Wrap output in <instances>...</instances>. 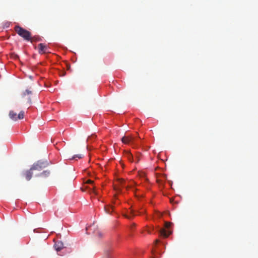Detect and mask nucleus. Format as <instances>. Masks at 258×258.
<instances>
[{"mask_svg":"<svg viewBox=\"0 0 258 258\" xmlns=\"http://www.w3.org/2000/svg\"><path fill=\"white\" fill-rule=\"evenodd\" d=\"M15 31L21 37H23L25 40L29 41L31 40V32L23 29L19 26H16L14 28Z\"/></svg>","mask_w":258,"mask_h":258,"instance_id":"nucleus-1","label":"nucleus"},{"mask_svg":"<svg viewBox=\"0 0 258 258\" xmlns=\"http://www.w3.org/2000/svg\"><path fill=\"white\" fill-rule=\"evenodd\" d=\"M49 162L47 160H40L33 164V170H41L47 167Z\"/></svg>","mask_w":258,"mask_h":258,"instance_id":"nucleus-2","label":"nucleus"},{"mask_svg":"<svg viewBox=\"0 0 258 258\" xmlns=\"http://www.w3.org/2000/svg\"><path fill=\"white\" fill-rule=\"evenodd\" d=\"M24 111H21L18 115L16 112L13 110H11L9 112V117L11 119L14 121L18 119H22L24 118Z\"/></svg>","mask_w":258,"mask_h":258,"instance_id":"nucleus-3","label":"nucleus"},{"mask_svg":"<svg viewBox=\"0 0 258 258\" xmlns=\"http://www.w3.org/2000/svg\"><path fill=\"white\" fill-rule=\"evenodd\" d=\"M35 48H37L39 53L41 54L50 52L48 47L46 44L44 43L39 44L37 47H35Z\"/></svg>","mask_w":258,"mask_h":258,"instance_id":"nucleus-4","label":"nucleus"},{"mask_svg":"<svg viewBox=\"0 0 258 258\" xmlns=\"http://www.w3.org/2000/svg\"><path fill=\"white\" fill-rule=\"evenodd\" d=\"M135 141V137L132 136H124L121 139V141L124 144H129Z\"/></svg>","mask_w":258,"mask_h":258,"instance_id":"nucleus-5","label":"nucleus"},{"mask_svg":"<svg viewBox=\"0 0 258 258\" xmlns=\"http://www.w3.org/2000/svg\"><path fill=\"white\" fill-rule=\"evenodd\" d=\"M31 94V91L29 90H26L25 92H24L22 94V97L25 100H26L27 102H30V96Z\"/></svg>","mask_w":258,"mask_h":258,"instance_id":"nucleus-6","label":"nucleus"},{"mask_svg":"<svg viewBox=\"0 0 258 258\" xmlns=\"http://www.w3.org/2000/svg\"><path fill=\"white\" fill-rule=\"evenodd\" d=\"M54 247L56 251H60L63 248V243L60 241H57L55 243Z\"/></svg>","mask_w":258,"mask_h":258,"instance_id":"nucleus-7","label":"nucleus"},{"mask_svg":"<svg viewBox=\"0 0 258 258\" xmlns=\"http://www.w3.org/2000/svg\"><path fill=\"white\" fill-rule=\"evenodd\" d=\"M32 168H30L29 170L26 171L24 173V176L26 179L28 181L30 180L32 177V172H31Z\"/></svg>","mask_w":258,"mask_h":258,"instance_id":"nucleus-8","label":"nucleus"},{"mask_svg":"<svg viewBox=\"0 0 258 258\" xmlns=\"http://www.w3.org/2000/svg\"><path fill=\"white\" fill-rule=\"evenodd\" d=\"M104 210L107 214H110L113 211V207L110 206H106L104 207Z\"/></svg>","mask_w":258,"mask_h":258,"instance_id":"nucleus-9","label":"nucleus"},{"mask_svg":"<svg viewBox=\"0 0 258 258\" xmlns=\"http://www.w3.org/2000/svg\"><path fill=\"white\" fill-rule=\"evenodd\" d=\"M160 232L161 235L164 237H167L169 236V234H167L166 231L164 229H161Z\"/></svg>","mask_w":258,"mask_h":258,"instance_id":"nucleus-10","label":"nucleus"},{"mask_svg":"<svg viewBox=\"0 0 258 258\" xmlns=\"http://www.w3.org/2000/svg\"><path fill=\"white\" fill-rule=\"evenodd\" d=\"M130 215H125V216L128 218V219H130L132 218V216H135L136 215L135 214V211L134 210H130Z\"/></svg>","mask_w":258,"mask_h":258,"instance_id":"nucleus-11","label":"nucleus"},{"mask_svg":"<svg viewBox=\"0 0 258 258\" xmlns=\"http://www.w3.org/2000/svg\"><path fill=\"white\" fill-rule=\"evenodd\" d=\"M50 174V172L47 170L44 171L43 172L41 173L42 176H43L44 177H46L48 176V175Z\"/></svg>","mask_w":258,"mask_h":258,"instance_id":"nucleus-12","label":"nucleus"},{"mask_svg":"<svg viewBox=\"0 0 258 258\" xmlns=\"http://www.w3.org/2000/svg\"><path fill=\"white\" fill-rule=\"evenodd\" d=\"M82 157H83V155H81V154H77V155H74L73 157H72V158H70V160H72V159H75L76 158H78L80 159V158H82Z\"/></svg>","mask_w":258,"mask_h":258,"instance_id":"nucleus-13","label":"nucleus"},{"mask_svg":"<svg viewBox=\"0 0 258 258\" xmlns=\"http://www.w3.org/2000/svg\"><path fill=\"white\" fill-rule=\"evenodd\" d=\"M127 156H128V158L130 160H131L133 159V156L131 153H127Z\"/></svg>","mask_w":258,"mask_h":258,"instance_id":"nucleus-14","label":"nucleus"},{"mask_svg":"<svg viewBox=\"0 0 258 258\" xmlns=\"http://www.w3.org/2000/svg\"><path fill=\"white\" fill-rule=\"evenodd\" d=\"M94 181L90 180V179H88L87 181H86V183H89V184H92L93 183Z\"/></svg>","mask_w":258,"mask_h":258,"instance_id":"nucleus-15","label":"nucleus"},{"mask_svg":"<svg viewBox=\"0 0 258 258\" xmlns=\"http://www.w3.org/2000/svg\"><path fill=\"white\" fill-rule=\"evenodd\" d=\"M33 41H39V39L37 38V37L36 36H33Z\"/></svg>","mask_w":258,"mask_h":258,"instance_id":"nucleus-16","label":"nucleus"},{"mask_svg":"<svg viewBox=\"0 0 258 258\" xmlns=\"http://www.w3.org/2000/svg\"><path fill=\"white\" fill-rule=\"evenodd\" d=\"M91 191L92 192H93L94 194L96 195L97 193L96 192V190H95V187H93V188L92 189H91Z\"/></svg>","mask_w":258,"mask_h":258,"instance_id":"nucleus-17","label":"nucleus"},{"mask_svg":"<svg viewBox=\"0 0 258 258\" xmlns=\"http://www.w3.org/2000/svg\"><path fill=\"white\" fill-rule=\"evenodd\" d=\"M137 212H138V214H139V215H141V214H142L143 213H144V212H145V211H137Z\"/></svg>","mask_w":258,"mask_h":258,"instance_id":"nucleus-18","label":"nucleus"},{"mask_svg":"<svg viewBox=\"0 0 258 258\" xmlns=\"http://www.w3.org/2000/svg\"><path fill=\"white\" fill-rule=\"evenodd\" d=\"M97 233L99 237H101L102 236V234L100 232H98Z\"/></svg>","mask_w":258,"mask_h":258,"instance_id":"nucleus-19","label":"nucleus"},{"mask_svg":"<svg viewBox=\"0 0 258 258\" xmlns=\"http://www.w3.org/2000/svg\"><path fill=\"white\" fill-rule=\"evenodd\" d=\"M67 69L69 70L70 69V68H71V66H70V64H67Z\"/></svg>","mask_w":258,"mask_h":258,"instance_id":"nucleus-20","label":"nucleus"},{"mask_svg":"<svg viewBox=\"0 0 258 258\" xmlns=\"http://www.w3.org/2000/svg\"><path fill=\"white\" fill-rule=\"evenodd\" d=\"M157 181L158 183H161V180H159V179H157Z\"/></svg>","mask_w":258,"mask_h":258,"instance_id":"nucleus-21","label":"nucleus"},{"mask_svg":"<svg viewBox=\"0 0 258 258\" xmlns=\"http://www.w3.org/2000/svg\"><path fill=\"white\" fill-rule=\"evenodd\" d=\"M123 182V179H120V183L122 184V183Z\"/></svg>","mask_w":258,"mask_h":258,"instance_id":"nucleus-22","label":"nucleus"},{"mask_svg":"<svg viewBox=\"0 0 258 258\" xmlns=\"http://www.w3.org/2000/svg\"><path fill=\"white\" fill-rule=\"evenodd\" d=\"M148 233L150 234L151 233V231L149 230H148Z\"/></svg>","mask_w":258,"mask_h":258,"instance_id":"nucleus-23","label":"nucleus"},{"mask_svg":"<svg viewBox=\"0 0 258 258\" xmlns=\"http://www.w3.org/2000/svg\"><path fill=\"white\" fill-rule=\"evenodd\" d=\"M155 242H156V243H157L159 242V240H156Z\"/></svg>","mask_w":258,"mask_h":258,"instance_id":"nucleus-24","label":"nucleus"},{"mask_svg":"<svg viewBox=\"0 0 258 258\" xmlns=\"http://www.w3.org/2000/svg\"><path fill=\"white\" fill-rule=\"evenodd\" d=\"M168 224H167V223H166V227H168Z\"/></svg>","mask_w":258,"mask_h":258,"instance_id":"nucleus-25","label":"nucleus"},{"mask_svg":"<svg viewBox=\"0 0 258 258\" xmlns=\"http://www.w3.org/2000/svg\"><path fill=\"white\" fill-rule=\"evenodd\" d=\"M168 224H167V223H166V227H168Z\"/></svg>","mask_w":258,"mask_h":258,"instance_id":"nucleus-26","label":"nucleus"}]
</instances>
